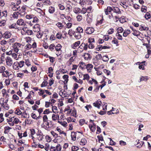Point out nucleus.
Here are the masks:
<instances>
[{
	"instance_id": "20e7f679",
	"label": "nucleus",
	"mask_w": 151,
	"mask_h": 151,
	"mask_svg": "<svg viewBox=\"0 0 151 151\" xmlns=\"http://www.w3.org/2000/svg\"><path fill=\"white\" fill-rule=\"evenodd\" d=\"M88 47L87 44L82 43L77 49L78 52L81 53L84 50H86L88 49Z\"/></svg>"
},
{
	"instance_id": "473e14b6",
	"label": "nucleus",
	"mask_w": 151,
	"mask_h": 151,
	"mask_svg": "<svg viewBox=\"0 0 151 151\" xmlns=\"http://www.w3.org/2000/svg\"><path fill=\"white\" fill-rule=\"evenodd\" d=\"M21 116L24 118H28L29 117V114L25 112H22Z\"/></svg>"
},
{
	"instance_id": "e2e57ef3",
	"label": "nucleus",
	"mask_w": 151,
	"mask_h": 151,
	"mask_svg": "<svg viewBox=\"0 0 151 151\" xmlns=\"http://www.w3.org/2000/svg\"><path fill=\"white\" fill-rule=\"evenodd\" d=\"M30 135H34L35 133V130L33 129H30Z\"/></svg>"
},
{
	"instance_id": "c756f323",
	"label": "nucleus",
	"mask_w": 151,
	"mask_h": 151,
	"mask_svg": "<svg viewBox=\"0 0 151 151\" xmlns=\"http://www.w3.org/2000/svg\"><path fill=\"white\" fill-rule=\"evenodd\" d=\"M55 11V8L52 6H50L49 7L48 9V12L50 14L53 13Z\"/></svg>"
},
{
	"instance_id": "f257e3e1",
	"label": "nucleus",
	"mask_w": 151,
	"mask_h": 151,
	"mask_svg": "<svg viewBox=\"0 0 151 151\" xmlns=\"http://www.w3.org/2000/svg\"><path fill=\"white\" fill-rule=\"evenodd\" d=\"M25 65V62L22 60L19 62L16 61L14 62L12 65V68L14 70H17L23 67Z\"/></svg>"
},
{
	"instance_id": "3c124183",
	"label": "nucleus",
	"mask_w": 151,
	"mask_h": 151,
	"mask_svg": "<svg viewBox=\"0 0 151 151\" xmlns=\"http://www.w3.org/2000/svg\"><path fill=\"white\" fill-rule=\"evenodd\" d=\"M24 76V74L23 73H18L17 74V76L21 78H22Z\"/></svg>"
},
{
	"instance_id": "aec40b11",
	"label": "nucleus",
	"mask_w": 151,
	"mask_h": 151,
	"mask_svg": "<svg viewBox=\"0 0 151 151\" xmlns=\"http://www.w3.org/2000/svg\"><path fill=\"white\" fill-rule=\"evenodd\" d=\"M84 57L86 60H89L91 59V56L88 53H86L84 55Z\"/></svg>"
},
{
	"instance_id": "680f3d73",
	"label": "nucleus",
	"mask_w": 151,
	"mask_h": 151,
	"mask_svg": "<svg viewBox=\"0 0 151 151\" xmlns=\"http://www.w3.org/2000/svg\"><path fill=\"white\" fill-rule=\"evenodd\" d=\"M25 63L26 65L27 66V67H29V66L31 65V63L29 61V59H26L25 60Z\"/></svg>"
},
{
	"instance_id": "bb28decb",
	"label": "nucleus",
	"mask_w": 151,
	"mask_h": 151,
	"mask_svg": "<svg viewBox=\"0 0 151 151\" xmlns=\"http://www.w3.org/2000/svg\"><path fill=\"white\" fill-rule=\"evenodd\" d=\"M81 9L78 7H75L73 9V12L76 14H78L80 13Z\"/></svg>"
},
{
	"instance_id": "58836bf2",
	"label": "nucleus",
	"mask_w": 151,
	"mask_h": 151,
	"mask_svg": "<svg viewBox=\"0 0 151 151\" xmlns=\"http://www.w3.org/2000/svg\"><path fill=\"white\" fill-rule=\"evenodd\" d=\"M62 46L60 44H58L55 47V48L56 50L58 51L61 50Z\"/></svg>"
},
{
	"instance_id": "393cba45",
	"label": "nucleus",
	"mask_w": 151,
	"mask_h": 151,
	"mask_svg": "<svg viewBox=\"0 0 151 151\" xmlns=\"http://www.w3.org/2000/svg\"><path fill=\"white\" fill-rule=\"evenodd\" d=\"M131 33L130 30L129 29H125L124 30L123 35L124 37H127L129 34Z\"/></svg>"
},
{
	"instance_id": "f3484780",
	"label": "nucleus",
	"mask_w": 151,
	"mask_h": 151,
	"mask_svg": "<svg viewBox=\"0 0 151 151\" xmlns=\"http://www.w3.org/2000/svg\"><path fill=\"white\" fill-rule=\"evenodd\" d=\"M79 132H78V133L74 132H72L71 133V137L72 139L73 140L75 141L76 139V137L77 134L79 133Z\"/></svg>"
},
{
	"instance_id": "0e129e2a",
	"label": "nucleus",
	"mask_w": 151,
	"mask_h": 151,
	"mask_svg": "<svg viewBox=\"0 0 151 151\" xmlns=\"http://www.w3.org/2000/svg\"><path fill=\"white\" fill-rule=\"evenodd\" d=\"M68 75H65L63 76V78L65 80V81L67 83L68 82Z\"/></svg>"
},
{
	"instance_id": "39448f33",
	"label": "nucleus",
	"mask_w": 151,
	"mask_h": 151,
	"mask_svg": "<svg viewBox=\"0 0 151 151\" xmlns=\"http://www.w3.org/2000/svg\"><path fill=\"white\" fill-rule=\"evenodd\" d=\"M45 125L43 126V128L46 130H48L49 129L52 128L54 124L52 121L49 120L47 122L45 123Z\"/></svg>"
},
{
	"instance_id": "f704fd0d",
	"label": "nucleus",
	"mask_w": 151,
	"mask_h": 151,
	"mask_svg": "<svg viewBox=\"0 0 151 151\" xmlns=\"http://www.w3.org/2000/svg\"><path fill=\"white\" fill-rule=\"evenodd\" d=\"M56 130L59 132L60 134H63L65 136H66V134L62 131L60 128H57Z\"/></svg>"
},
{
	"instance_id": "e433bc0d",
	"label": "nucleus",
	"mask_w": 151,
	"mask_h": 151,
	"mask_svg": "<svg viewBox=\"0 0 151 151\" xmlns=\"http://www.w3.org/2000/svg\"><path fill=\"white\" fill-rule=\"evenodd\" d=\"M4 133L5 134H8V132H9V130L11 129V128L9 127H4Z\"/></svg>"
},
{
	"instance_id": "6ab92c4d",
	"label": "nucleus",
	"mask_w": 151,
	"mask_h": 151,
	"mask_svg": "<svg viewBox=\"0 0 151 151\" xmlns=\"http://www.w3.org/2000/svg\"><path fill=\"white\" fill-rule=\"evenodd\" d=\"M93 66L91 64H88L86 65V68L88 72H90L93 68Z\"/></svg>"
},
{
	"instance_id": "412c9836",
	"label": "nucleus",
	"mask_w": 151,
	"mask_h": 151,
	"mask_svg": "<svg viewBox=\"0 0 151 151\" xmlns=\"http://www.w3.org/2000/svg\"><path fill=\"white\" fill-rule=\"evenodd\" d=\"M112 10V7L110 6H108L106 9H104V12L106 15L109 14V12H111Z\"/></svg>"
},
{
	"instance_id": "338daca9",
	"label": "nucleus",
	"mask_w": 151,
	"mask_h": 151,
	"mask_svg": "<svg viewBox=\"0 0 151 151\" xmlns=\"http://www.w3.org/2000/svg\"><path fill=\"white\" fill-rule=\"evenodd\" d=\"M79 149V147L77 146H73L72 147V151H77Z\"/></svg>"
},
{
	"instance_id": "a211bd4d",
	"label": "nucleus",
	"mask_w": 151,
	"mask_h": 151,
	"mask_svg": "<svg viewBox=\"0 0 151 151\" xmlns=\"http://www.w3.org/2000/svg\"><path fill=\"white\" fill-rule=\"evenodd\" d=\"M112 11H113L114 12L118 13V14L121 13V12L120 11L119 9L117 7H113Z\"/></svg>"
},
{
	"instance_id": "c9c22d12",
	"label": "nucleus",
	"mask_w": 151,
	"mask_h": 151,
	"mask_svg": "<svg viewBox=\"0 0 151 151\" xmlns=\"http://www.w3.org/2000/svg\"><path fill=\"white\" fill-rule=\"evenodd\" d=\"M140 33V32L139 31L136 30H134L132 34L134 36H137L139 35Z\"/></svg>"
},
{
	"instance_id": "4468645a",
	"label": "nucleus",
	"mask_w": 151,
	"mask_h": 151,
	"mask_svg": "<svg viewBox=\"0 0 151 151\" xmlns=\"http://www.w3.org/2000/svg\"><path fill=\"white\" fill-rule=\"evenodd\" d=\"M102 102L100 101H97L93 103V105L98 109L100 108V107L101 106Z\"/></svg>"
},
{
	"instance_id": "a19ab883",
	"label": "nucleus",
	"mask_w": 151,
	"mask_h": 151,
	"mask_svg": "<svg viewBox=\"0 0 151 151\" xmlns=\"http://www.w3.org/2000/svg\"><path fill=\"white\" fill-rule=\"evenodd\" d=\"M6 24V20L5 19L0 20V26H4Z\"/></svg>"
},
{
	"instance_id": "6e6d98bb",
	"label": "nucleus",
	"mask_w": 151,
	"mask_h": 151,
	"mask_svg": "<svg viewBox=\"0 0 151 151\" xmlns=\"http://www.w3.org/2000/svg\"><path fill=\"white\" fill-rule=\"evenodd\" d=\"M1 106H2L5 109L7 110H8L9 108V106L8 105L6 104H2Z\"/></svg>"
},
{
	"instance_id": "c85d7f7f",
	"label": "nucleus",
	"mask_w": 151,
	"mask_h": 151,
	"mask_svg": "<svg viewBox=\"0 0 151 151\" xmlns=\"http://www.w3.org/2000/svg\"><path fill=\"white\" fill-rule=\"evenodd\" d=\"M148 79V78L147 76H141L140 78V81L139 82H141L143 81H147Z\"/></svg>"
},
{
	"instance_id": "ea45409f",
	"label": "nucleus",
	"mask_w": 151,
	"mask_h": 151,
	"mask_svg": "<svg viewBox=\"0 0 151 151\" xmlns=\"http://www.w3.org/2000/svg\"><path fill=\"white\" fill-rule=\"evenodd\" d=\"M59 118V116H57L54 114H53L52 116V119L53 121H56L58 119V118Z\"/></svg>"
},
{
	"instance_id": "9d476101",
	"label": "nucleus",
	"mask_w": 151,
	"mask_h": 151,
	"mask_svg": "<svg viewBox=\"0 0 151 151\" xmlns=\"http://www.w3.org/2000/svg\"><path fill=\"white\" fill-rule=\"evenodd\" d=\"M2 35L3 37L5 39L10 38L12 35V34L9 32H6Z\"/></svg>"
},
{
	"instance_id": "37998d69",
	"label": "nucleus",
	"mask_w": 151,
	"mask_h": 151,
	"mask_svg": "<svg viewBox=\"0 0 151 151\" xmlns=\"http://www.w3.org/2000/svg\"><path fill=\"white\" fill-rule=\"evenodd\" d=\"M14 113L15 114H17L18 115H21L22 114V112L19 109H17L15 111Z\"/></svg>"
},
{
	"instance_id": "cd10ccee",
	"label": "nucleus",
	"mask_w": 151,
	"mask_h": 151,
	"mask_svg": "<svg viewBox=\"0 0 151 151\" xmlns=\"http://www.w3.org/2000/svg\"><path fill=\"white\" fill-rule=\"evenodd\" d=\"M11 55L12 57L16 60H18L19 59V57H17V55L16 53H12Z\"/></svg>"
},
{
	"instance_id": "0eeeda50",
	"label": "nucleus",
	"mask_w": 151,
	"mask_h": 151,
	"mask_svg": "<svg viewBox=\"0 0 151 151\" xmlns=\"http://www.w3.org/2000/svg\"><path fill=\"white\" fill-rule=\"evenodd\" d=\"M6 65L9 67L12 66L13 62L12 59L9 56H7L5 59Z\"/></svg>"
},
{
	"instance_id": "5701e85b",
	"label": "nucleus",
	"mask_w": 151,
	"mask_h": 151,
	"mask_svg": "<svg viewBox=\"0 0 151 151\" xmlns=\"http://www.w3.org/2000/svg\"><path fill=\"white\" fill-rule=\"evenodd\" d=\"M92 126V125H89V127L91 130L92 132H94L96 129V125L95 124H93Z\"/></svg>"
},
{
	"instance_id": "f03ea898",
	"label": "nucleus",
	"mask_w": 151,
	"mask_h": 151,
	"mask_svg": "<svg viewBox=\"0 0 151 151\" xmlns=\"http://www.w3.org/2000/svg\"><path fill=\"white\" fill-rule=\"evenodd\" d=\"M23 45L21 43L16 42L12 44V47L14 52L17 53L19 50H21L22 48Z\"/></svg>"
},
{
	"instance_id": "72a5a7b5",
	"label": "nucleus",
	"mask_w": 151,
	"mask_h": 151,
	"mask_svg": "<svg viewBox=\"0 0 151 151\" xmlns=\"http://www.w3.org/2000/svg\"><path fill=\"white\" fill-rule=\"evenodd\" d=\"M36 11L41 15L44 16L45 14V13L43 12L39 8H36Z\"/></svg>"
},
{
	"instance_id": "b1692460",
	"label": "nucleus",
	"mask_w": 151,
	"mask_h": 151,
	"mask_svg": "<svg viewBox=\"0 0 151 151\" xmlns=\"http://www.w3.org/2000/svg\"><path fill=\"white\" fill-rule=\"evenodd\" d=\"M3 96H4L6 99H9V96L7 93L6 90L5 89H3L2 90Z\"/></svg>"
},
{
	"instance_id": "864d4df0",
	"label": "nucleus",
	"mask_w": 151,
	"mask_h": 151,
	"mask_svg": "<svg viewBox=\"0 0 151 151\" xmlns=\"http://www.w3.org/2000/svg\"><path fill=\"white\" fill-rule=\"evenodd\" d=\"M6 70V68L4 66H2L0 67V73H3Z\"/></svg>"
},
{
	"instance_id": "7ed1b4c3",
	"label": "nucleus",
	"mask_w": 151,
	"mask_h": 151,
	"mask_svg": "<svg viewBox=\"0 0 151 151\" xmlns=\"http://www.w3.org/2000/svg\"><path fill=\"white\" fill-rule=\"evenodd\" d=\"M26 18L27 19H32V22L33 23H37L39 21L38 18L35 16L33 14H27L26 16Z\"/></svg>"
},
{
	"instance_id": "7c9ffc66",
	"label": "nucleus",
	"mask_w": 151,
	"mask_h": 151,
	"mask_svg": "<svg viewBox=\"0 0 151 151\" xmlns=\"http://www.w3.org/2000/svg\"><path fill=\"white\" fill-rule=\"evenodd\" d=\"M15 39L14 38H12L9 39V40H7L8 44L9 45H11L13 42H15Z\"/></svg>"
},
{
	"instance_id": "603ef678",
	"label": "nucleus",
	"mask_w": 151,
	"mask_h": 151,
	"mask_svg": "<svg viewBox=\"0 0 151 151\" xmlns=\"http://www.w3.org/2000/svg\"><path fill=\"white\" fill-rule=\"evenodd\" d=\"M48 83V82L47 81H45L43 82L42 84H41V87L46 86L47 85Z\"/></svg>"
},
{
	"instance_id": "4d7b16f0",
	"label": "nucleus",
	"mask_w": 151,
	"mask_h": 151,
	"mask_svg": "<svg viewBox=\"0 0 151 151\" xmlns=\"http://www.w3.org/2000/svg\"><path fill=\"white\" fill-rule=\"evenodd\" d=\"M43 119L44 123H45L46 122H47L48 120V118L47 115H44L43 117Z\"/></svg>"
},
{
	"instance_id": "09e8293b",
	"label": "nucleus",
	"mask_w": 151,
	"mask_h": 151,
	"mask_svg": "<svg viewBox=\"0 0 151 151\" xmlns=\"http://www.w3.org/2000/svg\"><path fill=\"white\" fill-rule=\"evenodd\" d=\"M19 122V119L15 116H14V119H13V122L15 124H17Z\"/></svg>"
},
{
	"instance_id": "2f4dec72",
	"label": "nucleus",
	"mask_w": 151,
	"mask_h": 151,
	"mask_svg": "<svg viewBox=\"0 0 151 151\" xmlns=\"http://www.w3.org/2000/svg\"><path fill=\"white\" fill-rule=\"evenodd\" d=\"M56 38L58 39H60L62 38L63 39L65 38L64 37L62 36V34L60 32H58L56 35Z\"/></svg>"
},
{
	"instance_id": "69168bd1",
	"label": "nucleus",
	"mask_w": 151,
	"mask_h": 151,
	"mask_svg": "<svg viewBox=\"0 0 151 151\" xmlns=\"http://www.w3.org/2000/svg\"><path fill=\"white\" fill-rule=\"evenodd\" d=\"M56 25L60 29H61L62 28L63 25L62 23L60 22H58L56 24Z\"/></svg>"
},
{
	"instance_id": "8fccbe9b",
	"label": "nucleus",
	"mask_w": 151,
	"mask_h": 151,
	"mask_svg": "<svg viewBox=\"0 0 151 151\" xmlns=\"http://www.w3.org/2000/svg\"><path fill=\"white\" fill-rule=\"evenodd\" d=\"M144 142L143 141H141L140 142H139V140H138V142L137 144V145L139 144L140 145H138L137 146V147L138 148H140L143 145V144H144Z\"/></svg>"
},
{
	"instance_id": "1a4fd4ad",
	"label": "nucleus",
	"mask_w": 151,
	"mask_h": 151,
	"mask_svg": "<svg viewBox=\"0 0 151 151\" xmlns=\"http://www.w3.org/2000/svg\"><path fill=\"white\" fill-rule=\"evenodd\" d=\"M94 29L92 27H87L85 30L86 33L88 34H92L94 32Z\"/></svg>"
},
{
	"instance_id": "c03bdc74",
	"label": "nucleus",
	"mask_w": 151,
	"mask_h": 151,
	"mask_svg": "<svg viewBox=\"0 0 151 151\" xmlns=\"http://www.w3.org/2000/svg\"><path fill=\"white\" fill-rule=\"evenodd\" d=\"M50 133L53 135V137L55 138H57L59 136H58V134H57L55 133L53 131H51Z\"/></svg>"
},
{
	"instance_id": "79ce46f5",
	"label": "nucleus",
	"mask_w": 151,
	"mask_h": 151,
	"mask_svg": "<svg viewBox=\"0 0 151 151\" xmlns=\"http://www.w3.org/2000/svg\"><path fill=\"white\" fill-rule=\"evenodd\" d=\"M144 17L147 20L150 18V14L149 13L147 12H146L145 15Z\"/></svg>"
},
{
	"instance_id": "bf43d9fd",
	"label": "nucleus",
	"mask_w": 151,
	"mask_h": 151,
	"mask_svg": "<svg viewBox=\"0 0 151 151\" xmlns=\"http://www.w3.org/2000/svg\"><path fill=\"white\" fill-rule=\"evenodd\" d=\"M0 44L2 45H6V44H8L7 41H6L5 40H3L0 42Z\"/></svg>"
},
{
	"instance_id": "a878e982",
	"label": "nucleus",
	"mask_w": 151,
	"mask_h": 151,
	"mask_svg": "<svg viewBox=\"0 0 151 151\" xmlns=\"http://www.w3.org/2000/svg\"><path fill=\"white\" fill-rule=\"evenodd\" d=\"M19 15H21V12L20 13L18 12H15L13 14V17L14 18L17 19L18 18Z\"/></svg>"
},
{
	"instance_id": "5fc2aeb1",
	"label": "nucleus",
	"mask_w": 151,
	"mask_h": 151,
	"mask_svg": "<svg viewBox=\"0 0 151 151\" xmlns=\"http://www.w3.org/2000/svg\"><path fill=\"white\" fill-rule=\"evenodd\" d=\"M32 47V46L31 45L29 44H27L25 46V49L27 50H29Z\"/></svg>"
},
{
	"instance_id": "49530a36",
	"label": "nucleus",
	"mask_w": 151,
	"mask_h": 151,
	"mask_svg": "<svg viewBox=\"0 0 151 151\" xmlns=\"http://www.w3.org/2000/svg\"><path fill=\"white\" fill-rule=\"evenodd\" d=\"M52 110L53 113L56 114L58 113V109L55 106H52Z\"/></svg>"
},
{
	"instance_id": "13d9d810",
	"label": "nucleus",
	"mask_w": 151,
	"mask_h": 151,
	"mask_svg": "<svg viewBox=\"0 0 151 151\" xmlns=\"http://www.w3.org/2000/svg\"><path fill=\"white\" fill-rule=\"evenodd\" d=\"M141 11L142 12L145 13L147 12V7L145 6H142L141 9Z\"/></svg>"
},
{
	"instance_id": "f8f14e48",
	"label": "nucleus",
	"mask_w": 151,
	"mask_h": 151,
	"mask_svg": "<svg viewBox=\"0 0 151 151\" xmlns=\"http://www.w3.org/2000/svg\"><path fill=\"white\" fill-rule=\"evenodd\" d=\"M33 31L37 32H39L40 30V26L38 24H35L33 28Z\"/></svg>"
},
{
	"instance_id": "2eb2a0df",
	"label": "nucleus",
	"mask_w": 151,
	"mask_h": 151,
	"mask_svg": "<svg viewBox=\"0 0 151 151\" xmlns=\"http://www.w3.org/2000/svg\"><path fill=\"white\" fill-rule=\"evenodd\" d=\"M7 15V11H4L3 12H1L0 10V18L2 17H6Z\"/></svg>"
},
{
	"instance_id": "774afa93",
	"label": "nucleus",
	"mask_w": 151,
	"mask_h": 151,
	"mask_svg": "<svg viewBox=\"0 0 151 151\" xmlns=\"http://www.w3.org/2000/svg\"><path fill=\"white\" fill-rule=\"evenodd\" d=\"M49 49L51 51H52L55 48V46L53 44H51L49 47Z\"/></svg>"
},
{
	"instance_id": "a18cd8bd",
	"label": "nucleus",
	"mask_w": 151,
	"mask_h": 151,
	"mask_svg": "<svg viewBox=\"0 0 151 151\" xmlns=\"http://www.w3.org/2000/svg\"><path fill=\"white\" fill-rule=\"evenodd\" d=\"M17 28V25L16 23H13L9 26V28L10 29H16Z\"/></svg>"
},
{
	"instance_id": "052dcab7",
	"label": "nucleus",
	"mask_w": 151,
	"mask_h": 151,
	"mask_svg": "<svg viewBox=\"0 0 151 151\" xmlns=\"http://www.w3.org/2000/svg\"><path fill=\"white\" fill-rule=\"evenodd\" d=\"M119 21L121 23H123L126 22V19L124 17H122L119 18Z\"/></svg>"
},
{
	"instance_id": "ddd939ff",
	"label": "nucleus",
	"mask_w": 151,
	"mask_h": 151,
	"mask_svg": "<svg viewBox=\"0 0 151 151\" xmlns=\"http://www.w3.org/2000/svg\"><path fill=\"white\" fill-rule=\"evenodd\" d=\"M73 35L77 39H79L81 38V34L76 31H75Z\"/></svg>"
},
{
	"instance_id": "dca6fc26",
	"label": "nucleus",
	"mask_w": 151,
	"mask_h": 151,
	"mask_svg": "<svg viewBox=\"0 0 151 151\" xmlns=\"http://www.w3.org/2000/svg\"><path fill=\"white\" fill-rule=\"evenodd\" d=\"M145 61L142 62L141 63L137 62V63H139V68L141 69H142V70H144L145 69L144 65H145Z\"/></svg>"
},
{
	"instance_id": "de8ad7c7",
	"label": "nucleus",
	"mask_w": 151,
	"mask_h": 151,
	"mask_svg": "<svg viewBox=\"0 0 151 151\" xmlns=\"http://www.w3.org/2000/svg\"><path fill=\"white\" fill-rule=\"evenodd\" d=\"M42 2L46 5H50V1L49 0H42Z\"/></svg>"
},
{
	"instance_id": "9b49d317",
	"label": "nucleus",
	"mask_w": 151,
	"mask_h": 151,
	"mask_svg": "<svg viewBox=\"0 0 151 151\" xmlns=\"http://www.w3.org/2000/svg\"><path fill=\"white\" fill-rule=\"evenodd\" d=\"M80 41H78L71 45V47L73 49H76L80 44Z\"/></svg>"
},
{
	"instance_id": "6e6552de",
	"label": "nucleus",
	"mask_w": 151,
	"mask_h": 151,
	"mask_svg": "<svg viewBox=\"0 0 151 151\" xmlns=\"http://www.w3.org/2000/svg\"><path fill=\"white\" fill-rule=\"evenodd\" d=\"M16 23L19 26L22 27H25L26 26V23L22 19H18Z\"/></svg>"
},
{
	"instance_id": "423d86ee",
	"label": "nucleus",
	"mask_w": 151,
	"mask_h": 151,
	"mask_svg": "<svg viewBox=\"0 0 151 151\" xmlns=\"http://www.w3.org/2000/svg\"><path fill=\"white\" fill-rule=\"evenodd\" d=\"M62 148L61 145L57 144L55 147L51 146L50 148V151H60Z\"/></svg>"
},
{
	"instance_id": "4be33fe9",
	"label": "nucleus",
	"mask_w": 151,
	"mask_h": 151,
	"mask_svg": "<svg viewBox=\"0 0 151 151\" xmlns=\"http://www.w3.org/2000/svg\"><path fill=\"white\" fill-rule=\"evenodd\" d=\"M87 142L86 139L85 138H83L80 142V145H84L86 144Z\"/></svg>"
},
{
	"instance_id": "4c0bfd02",
	"label": "nucleus",
	"mask_w": 151,
	"mask_h": 151,
	"mask_svg": "<svg viewBox=\"0 0 151 151\" xmlns=\"http://www.w3.org/2000/svg\"><path fill=\"white\" fill-rule=\"evenodd\" d=\"M76 31L81 34L83 33V30L81 27H79L76 29Z\"/></svg>"
}]
</instances>
